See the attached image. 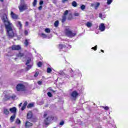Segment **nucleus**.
Returning a JSON list of instances; mask_svg holds the SVG:
<instances>
[{
	"mask_svg": "<svg viewBox=\"0 0 128 128\" xmlns=\"http://www.w3.org/2000/svg\"><path fill=\"white\" fill-rule=\"evenodd\" d=\"M2 20L4 23V26L8 36L10 38H12L14 36V30H12V24L8 20L6 15L3 16Z\"/></svg>",
	"mask_w": 128,
	"mask_h": 128,
	"instance_id": "obj_1",
	"label": "nucleus"
},
{
	"mask_svg": "<svg viewBox=\"0 0 128 128\" xmlns=\"http://www.w3.org/2000/svg\"><path fill=\"white\" fill-rule=\"evenodd\" d=\"M20 12H22L24 10H28V5L24 2V0H20V4L18 6Z\"/></svg>",
	"mask_w": 128,
	"mask_h": 128,
	"instance_id": "obj_2",
	"label": "nucleus"
},
{
	"mask_svg": "<svg viewBox=\"0 0 128 128\" xmlns=\"http://www.w3.org/2000/svg\"><path fill=\"white\" fill-rule=\"evenodd\" d=\"M16 90L17 92H26V88L24 84L20 83L16 86Z\"/></svg>",
	"mask_w": 128,
	"mask_h": 128,
	"instance_id": "obj_3",
	"label": "nucleus"
},
{
	"mask_svg": "<svg viewBox=\"0 0 128 128\" xmlns=\"http://www.w3.org/2000/svg\"><path fill=\"white\" fill-rule=\"evenodd\" d=\"M65 32L66 36H68V38H74L76 36V33H73L70 28H66L65 30Z\"/></svg>",
	"mask_w": 128,
	"mask_h": 128,
	"instance_id": "obj_4",
	"label": "nucleus"
},
{
	"mask_svg": "<svg viewBox=\"0 0 128 128\" xmlns=\"http://www.w3.org/2000/svg\"><path fill=\"white\" fill-rule=\"evenodd\" d=\"M79 94L76 90H74L70 94V96L72 98V100H74L76 102V98H78V96Z\"/></svg>",
	"mask_w": 128,
	"mask_h": 128,
	"instance_id": "obj_5",
	"label": "nucleus"
},
{
	"mask_svg": "<svg viewBox=\"0 0 128 128\" xmlns=\"http://www.w3.org/2000/svg\"><path fill=\"white\" fill-rule=\"evenodd\" d=\"M54 120V116H48L44 120V124L46 126H48L50 124V122L52 120Z\"/></svg>",
	"mask_w": 128,
	"mask_h": 128,
	"instance_id": "obj_6",
	"label": "nucleus"
},
{
	"mask_svg": "<svg viewBox=\"0 0 128 128\" xmlns=\"http://www.w3.org/2000/svg\"><path fill=\"white\" fill-rule=\"evenodd\" d=\"M68 14V10H66L64 12L63 16H62V18L61 20V22L62 24H64V22H66V16Z\"/></svg>",
	"mask_w": 128,
	"mask_h": 128,
	"instance_id": "obj_7",
	"label": "nucleus"
},
{
	"mask_svg": "<svg viewBox=\"0 0 128 128\" xmlns=\"http://www.w3.org/2000/svg\"><path fill=\"white\" fill-rule=\"evenodd\" d=\"M32 62V58H28V60H27L26 64V66H27L26 68V70H30V68H32V65H28L30 64Z\"/></svg>",
	"mask_w": 128,
	"mask_h": 128,
	"instance_id": "obj_8",
	"label": "nucleus"
},
{
	"mask_svg": "<svg viewBox=\"0 0 128 128\" xmlns=\"http://www.w3.org/2000/svg\"><path fill=\"white\" fill-rule=\"evenodd\" d=\"M11 48L12 50H22V47L20 45H12Z\"/></svg>",
	"mask_w": 128,
	"mask_h": 128,
	"instance_id": "obj_9",
	"label": "nucleus"
},
{
	"mask_svg": "<svg viewBox=\"0 0 128 128\" xmlns=\"http://www.w3.org/2000/svg\"><path fill=\"white\" fill-rule=\"evenodd\" d=\"M33 116L34 114H32V111L28 112L26 116L28 120H36L35 118H34Z\"/></svg>",
	"mask_w": 128,
	"mask_h": 128,
	"instance_id": "obj_10",
	"label": "nucleus"
},
{
	"mask_svg": "<svg viewBox=\"0 0 128 128\" xmlns=\"http://www.w3.org/2000/svg\"><path fill=\"white\" fill-rule=\"evenodd\" d=\"M10 16H11L12 18H13V20L18 19V15L14 13V12H11Z\"/></svg>",
	"mask_w": 128,
	"mask_h": 128,
	"instance_id": "obj_11",
	"label": "nucleus"
},
{
	"mask_svg": "<svg viewBox=\"0 0 128 128\" xmlns=\"http://www.w3.org/2000/svg\"><path fill=\"white\" fill-rule=\"evenodd\" d=\"M34 126V124H32V123H31L28 121H26V122H25L26 128H30L31 126Z\"/></svg>",
	"mask_w": 128,
	"mask_h": 128,
	"instance_id": "obj_12",
	"label": "nucleus"
},
{
	"mask_svg": "<svg viewBox=\"0 0 128 128\" xmlns=\"http://www.w3.org/2000/svg\"><path fill=\"white\" fill-rule=\"evenodd\" d=\"M66 48V44H58V48H59V50H62V48Z\"/></svg>",
	"mask_w": 128,
	"mask_h": 128,
	"instance_id": "obj_13",
	"label": "nucleus"
},
{
	"mask_svg": "<svg viewBox=\"0 0 128 128\" xmlns=\"http://www.w3.org/2000/svg\"><path fill=\"white\" fill-rule=\"evenodd\" d=\"M100 2H96V4H91V6H94V9L95 10H98V6H100Z\"/></svg>",
	"mask_w": 128,
	"mask_h": 128,
	"instance_id": "obj_14",
	"label": "nucleus"
},
{
	"mask_svg": "<svg viewBox=\"0 0 128 128\" xmlns=\"http://www.w3.org/2000/svg\"><path fill=\"white\" fill-rule=\"evenodd\" d=\"M10 112H12V114H16V107H12V108H10Z\"/></svg>",
	"mask_w": 128,
	"mask_h": 128,
	"instance_id": "obj_15",
	"label": "nucleus"
},
{
	"mask_svg": "<svg viewBox=\"0 0 128 128\" xmlns=\"http://www.w3.org/2000/svg\"><path fill=\"white\" fill-rule=\"evenodd\" d=\"M100 30H101V32L104 31V30H106V26H104V24H101L100 26Z\"/></svg>",
	"mask_w": 128,
	"mask_h": 128,
	"instance_id": "obj_16",
	"label": "nucleus"
},
{
	"mask_svg": "<svg viewBox=\"0 0 128 128\" xmlns=\"http://www.w3.org/2000/svg\"><path fill=\"white\" fill-rule=\"evenodd\" d=\"M3 114H6V116H8V114H10V111L7 108H4Z\"/></svg>",
	"mask_w": 128,
	"mask_h": 128,
	"instance_id": "obj_17",
	"label": "nucleus"
},
{
	"mask_svg": "<svg viewBox=\"0 0 128 128\" xmlns=\"http://www.w3.org/2000/svg\"><path fill=\"white\" fill-rule=\"evenodd\" d=\"M15 118H16V114H14L10 118V122H14Z\"/></svg>",
	"mask_w": 128,
	"mask_h": 128,
	"instance_id": "obj_18",
	"label": "nucleus"
},
{
	"mask_svg": "<svg viewBox=\"0 0 128 128\" xmlns=\"http://www.w3.org/2000/svg\"><path fill=\"white\" fill-rule=\"evenodd\" d=\"M73 18L74 17L72 16V13L69 14L68 16V20H72Z\"/></svg>",
	"mask_w": 128,
	"mask_h": 128,
	"instance_id": "obj_19",
	"label": "nucleus"
},
{
	"mask_svg": "<svg viewBox=\"0 0 128 128\" xmlns=\"http://www.w3.org/2000/svg\"><path fill=\"white\" fill-rule=\"evenodd\" d=\"M88 28H92V24L90 22H88L86 24Z\"/></svg>",
	"mask_w": 128,
	"mask_h": 128,
	"instance_id": "obj_20",
	"label": "nucleus"
},
{
	"mask_svg": "<svg viewBox=\"0 0 128 128\" xmlns=\"http://www.w3.org/2000/svg\"><path fill=\"white\" fill-rule=\"evenodd\" d=\"M58 24H60V22L58 21V20H57L54 22V26L56 28H58Z\"/></svg>",
	"mask_w": 128,
	"mask_h": 128,
	"instance_id": "obj_21",
	"label": "nucleus"
},
{
	"mask_svg": "<svg viewBox=\"0 0 128 128\" xmlns=\"http://www.w3.org/2000/svg\"><path fill=\"white\" fill-rule=\"evenodd\" d=\"M30 42V40L26 39L25 40L24 44L26 46H28L30 44V42Z\"/></svg>",
	"mask_w": 128,
	"mask_h": 128,
	"instance_id": "obj_22",
	"label": "nucleus"
},
{
	"mask_svg": "<svg viewBox=\"0 0 128 128\" xmlns=\"http://www.w3.org/2000/svg\"><path fill=\"white\" fill-rule=\"evenodd\" d=\"M34 104L30 103L27 106V108H34Z\"/></svg>",
	"mask_w": 128,
	"mask_h": 128,
	"instance_id": "obj_23",
	"label": "nucleus"
},
{
	"mask_svg": "<svg viewBox=\"0 0 128 128\" xmlns=\"http://www.w3.org/2000/svg\"><path fill=\"white\" fill-rule=\"evenodd\" d=\"M15 124H22V122L19 118H17L16 120Z\"/></svg>",
	"mask_w": 128,
	"mask_h": 128,
	"instance_id": "obj_24",
	"label": "nucleus"
},
{
	"mask_svg": "<svg viewBox=\"0 0 128 128\" xmlns=\"http://www.w3.org/2000/svg\"><path fill=\"white\" fill-rule=\"evenodd\" d=\"M52 72V68H48L46 70V72L48 74H50Z\"/></svg>",
	"mask_w": 128,
	"mask_h": 128,
	"instance_id": "obj_25",
	"label": "nucleus"
},
{
	"mask_svg": "<svg viewBox=\"0 0 128 128\" xmlns=\"http://www.w3.org/2000/svg\"><path fill=\"white\" fill-rule=\"evenodd\" d=\"M72 6H74V8H76V6H78V4L76 1H73L72 2Z\"/></svg>",
	"mask_w": 128,
	"mask_h": 128,
	"instance_id": "obj_26",
	"label": "nucleus"
},
{
	"mask_svg": "<svg viewBox=\"0 0 128 128\" xmlns=\"http://www.w3.org/2000/svg\"><path fill=\"white\" fill-rule=\"evenodd\" d=\"M37 66H38V68L42 67V62H38V63L37 64Z\"/></svg>",
	"mask_w": 128,
	"mask_h": 128,
	"instance_id": "obj_27",
	"label": "nucleus"
},
{
	"mask_svg": "<svg viewBox=\"0 0 128 128\" xmlns=\"http://www.w3.org/2000/svg\"><path fill=\"white\" fill-rule=\"evenodd\" d=\"M85 9H86L85 5L82 4L80 6V10H84Z\"/></svg>",
	"mask_w": 128,
	"mask_h": 128,
	"instance_id": "obj_28",
	"label": "nucleus"
},
{
	"mask_svg": "<svg viewBox=\"0 0 128 128\" xmlns=\"http://www.w3.org/2000/svg\"><path fill=\"white\" fill-rule=\"evenodd\" d=\"M44 30L47 34H50V30L49 28H46Z\"/></svg>",
	"mask_w": 128,
	"mask_h": 128,
	"instance_id": "obj_29",
	"label": "nucleus"
},
{
	"mask_svg": "<svg viewBox=\"0 0 128 128\" xmlns=\"http://www.w3.org/2000/svg\"><path fill=\"white\" fill-rule=\"evenodd\" d=\"M18 26H20V28H22V22H20V21H18Z\"/></svg>",
	"mask_w": 128,
	"mask_h": 128,
	"instance_id": "obj_30",
	"label": "nucleus"
},
{
	"mask_svg": "<svg viewBox=\"0 0 128 128\" xmlns=\"http://www.w3.org/2000/svg\"><path fill=\"white\" fill-rule=\"evenodd\" d=\"M18 56H20V58H22V57L24 56V53L19 52L18 54Z\"/></svg>",
	"mask_w": 128,
	"mask_h": 128,
	"instance_id": "obj_31",
	"label": "nucleus"
},
{
	"mask_svg": "<svg viewBox=\"0 0 128 128\" xmlns=\"http://www.w3.org/2000/svg\"><path fill=\"white\" fill-rule=\"evenodd\" d=\"M36 2H37V0H34L33 2H32L33 6H36Z\"/></svg>",
	"mask_w": 128,
	"mask_h": 128,
	"instance_id": "obj_32",
	"label": "nucleus"
},
{
	"mask_svg": "<svg viewBox=\"0 0 128 128\" xmlns=\"http://www.w3.org/2000/svg\"><path fill=\"white\" fill-rule=\"evenodd\" d=\"M70 72V78H72V76H74V71L72 70Z\"/></svg>",
	"mask_w": 128,
	"mask_h": 128,
	"instance_id": "obj_33",
	"label": "nucleus"
},
{
	"mask_svg": "<svg viewBox=\"0 0 128 128\" xmlns=\"http://www.w3.org/2000/svg\"><path fill=\"white\" fill-rule=\"evenodd\" d=\"M47 94H48V96H49V98H52V92H48L47 93Z\"/></svg>",
	"mask_w": 128,
	"mask_h": 128,
	"instance_id": "obj_34",
	"label": "nucleus"
},
{
	"mask_svg": "<svg viewBox=\"0 0 128 128\" xmlns=\"http://www.w3.org/2000/svg\"><path fill=\"white\" fill-rule=\"evenodd\" d=\"M41 36H42V38H46V34H44V33H42L41 34Z\"/></svg>",
	"mask_w": 128,
	"mask_h": 128,
	"instance_id": "obj_35",
	"label": "nucleus"
},
{
	"mask_svg": "<svg viewBox=\"0 0 128 128\" xmlns=\"http://www.w3.org/2000/svg\"><path fill=\"white\" fill-rule=\"evenodd\" d=\"M102 108H104L106 110H110V108L108 106H102Z\"/></svg>",
	"mask_w": 128,
	"mask_h": 128,
	"instance_id": "obj_36",
	"label": "nucleus"
},
{
	"mask_svg": "<svg viewBox=\"0 0 128 128\" xmlns=\"http://www.w3.org/2000/svg\"><path fill=\"white\" fill-rule=\"evenodd\" d=\"M112 2V0H107V4H110Z\"/></svg>",
	"mask_w": 128,
	"mask_h": 128,
	"instance_id": "obj_37",
	"label": "nucleus"
},
{
	"mask_svg": "<svg viewBox=\"0 0 128 128\" xmlns=\"http://www.w3.org/2000/svg\"><path fill=\"white\" fill-rule=\"evenodd\" d=\"M60 126H64V120H62L60 124H59Z\"/></svg>",
	"mask_w": 128,
	"mask_h": 128,
	"instance_id": "obj_38",
	"label": "nucleus"
},
{
	"mask_svg": "<svg viewBox=\"0 0 128 128\" xmlns=\"http://www.w3.org/2000/svg\"><path fill=\"white\" fill-rule=\"evenodd\" d=\"M92 50H98V46L96 45L94 47H92Z\"/></svg>",
	"mask_w": 128,
	"mask_h": 128,
	"instance_id": "obj_39",
	"label": "nucleus"
},
{
	"mask_svg": "<svg viewBox=\"0 0 128 128\" xmlns=\"http://www.w3.org/2000/svg\"><path fill=\"white\" fill-rule=\"evenodd\" d=\"M10 98H12V100H14V99L16 98V96H12L11 97L10 96L8 97V98H7V100H10Z\"/></svg>",
	"mask_w": 128,
	"mask_h": 128,
	"instance_id": "obj_40",
	"label": "nucleus"
},
{
	"mask_svg": "<svg viewBox=\"0 0 128 128\" xmlns=\"http://www.w3.org/2000/svg\"><path fill=\"white\" fill-rule=\"evenodd\" d=\"M38 74H39L38 72H36L34 75V78H36V76H38Z\"/></svg>",
	"mask_w": 128,
	"mask_h": 128,
	"instance_id": "obj_41",
	"label": "nucleus"
},
{
	"mask_svg": "<svg viewBox=\"0 0 128 128\" xmlns=\"http://www.w3.org/2000/svg\"><path fill=\"white\" fill-rule=\"evenodd\" d=\"M24 34L25 36H28V30H25L24 32Z\"/></svg>",
	"mask_w": 128,
	"mask_h": 128,
	"instance_id": "obj_42",
	"label": "nucleus"
},
{
	"mask_svg": "<svg viewBox=\"0 0 128 128\" xmlns=\"http://www.w3.org/2000/svg\"><path fill=\"white\" fill-rule=\"evenodd\" d=\"M23 106H28V102L25 101V102H24V103Z\"/></svg>",
	"mask_w": 128,
	"mask_h": 128,
	"instance_id": "obj_43",
	"label": "nucleus"
},
{
	"mask_svg": "<svg viewBox=\"0 0 128 128\" xmlns=\"http://www.w3.org/2000/svg\"><path fill=\"white\" fill-rule=\"evenodd\" d=\"M38 84H39L40 86L42 84V82L40 81V80H39L38 82Z\"/></svg>",
	"mask_w": 128,
	"mask_h": 128,
	"instance_id": "obj_44",
	"label": "nucleus"
},
{
	"mask_svg": "<svg viewBox=\"0 0 128 128\" xmlns=\"http://www.w3.org/2000/svg\"><path fill=\"white\" fill-rule=\"evenodd\" d=\"M74 16H80V13H74Z\"/></svg>",
	"mask_w": 128,
	"mask_h": 128,
	"instance_id": "obj_45",
	"label": "nucleus"
},
{
	"mask_svg": "<svg viewBox=\"0 0 128 128\" xmlns=\"http://www.w3.org/2000/svg\"><path fill=\"white\" fill-rule=\"evenodd\" d=\"M99 18H102V14H99Z\"/></svg>",
	"mask_w": 128,
	"mask_h": 128,
	"instance_id": "obj_46",
	"label": "nucleus"
},
{
	"mask_svg": "<svg viewBox=\"0 0 128 128\" xmlns=\"http://www.w3.org/2000/svg\"><path fill=\"white\" fill-rule=\"evenodd\" d=\"M26 106H23L21 108L22 110H26Z\"/></svg>",
	"mask_w": 128,
	"mask_h": 128,
	"instance_id": "obj_47",
	"label": "nucleus"
},
{
	"mask_svg": "<svg viewBox=\"0 0 128 128\" xmlns=\"http://www.w3.org/2000/svg\"><path fill=\"white\" fill-rule=\"evenodd\" d=\"M42 6H40L38 8V10H42Z\"/></svg>",
	"mask_w": 128,
	"mask_h": 128,
	"instance_id": "obj_48",
	"label": "nucleus"
},
{
	"mask_svg": "<svg viewBox=\"0 0 128 128\" xmlns=\"http://www.w3.org/2000/svg\"><path fill=\"white\" fill-rule=\"evenodd\" d=\"M40 6H42V4H44V1H42V0H40Z\"/></svg>",
	"mask_w": 128,
	"mask_h": 128,
	"instance_id": "obj_49",
	"label": "nucleus"
},
{
	"mask_svg": "<svg viewBox=\"0 0 128 128\" xmlns=\"http://www.w3.org/2000/svg\"><path fill=\"white\" fill-rule=\"evenodd\" d=\"M25 26H28V22H26L25 23Z\"/></svg>",
	"mask_w": 128,
	"mask_h": 128,
	"instance_id": "obj_50",
	"label": "nucleus"
},
{
	"mask_svg": "<svg viewBox=\"0 0 128 128\" xmlns=\"http://www.w3.org/2000/svg\"><path fill=\"white\" fill-rule=\"evenodd\" d=\"M68 0H62V2L63 4H64V2H68Z\"/></svg>",
	"mask_w": 128,
	"mask_h": 128,
	"instance_id": "obj_51",
	"label": "nucleus"
},
{
	"mask_svg": "<svg viewBox=\"0 0 128 128\" xmlns=\"http://www.w3.org/2000/svg\"><path fill=\"white\" fill-rule=\"evenodd\" d=\"M46 116H48V114H44V118H46Z\"/></svg>",
	"mask_w": 128,
	"mask_h": 128,
	"instance_id": "obj_52",
	"label": "nucleus"
},
{
	"mask_svg": "<svg viewBox=\"0 0 128 128\" xmlns=\"http://www.w3.org/2000/svg\"><path fill=\"white\" fill-rule=\"evenodd\" d=\"M100 52H103V53L104 52V50H100Z\"/></svg>",
	"mask_w": 128,
	"mask_h": 128,
	"instance_id": "obj_53",
	"label": "nucleus"
},
{
	"mask_svg": "<svg viewBox=\"0 0 128 128\" xmlns=\"http://www.w3.org/2000/svg\"><path fill=\"white\" fill-rule=\"evenodd\" d=\"M51 92H56V90H51Z\"/></svg>",
	"mask_w": 128,
	"mask_h": 128,
	"instance_id": "obj_54",
	"label": "nucleus"
},
{
	"mask_svg": "<svg viewBox=\"0 0 128 128\" xmlns=\"http://www.w3.org/2000/svg\"><path fill=\"white\" fill-rule=\"evenodd\" d=\"M22 103H20L19 104V106H22Z\"/></svg>",
	"mask_w": 128,
	"mask_h": 128,
	"instance_id": "obj_55",
	"label": "nucleus"
},
{
	"mask_svg": "<svg viewBox=\"0 0 128 128\" xmlns=\"http://www.w3.org/2000/svg\"><path fill=\"white\" fill-rule=\"evenodd\" d=\"M4 0H0V2H4Z\"/></svg>",
	"mask_w": 128,
	"mask_h": 128,
	"instance_id": "obj_56",
	"label": "nucleus"
},
{
	"mask_svg": "<svg viewBox=\"0 0 128 128\" xmlns=\"http://www.w3.org/2000/svg\"><path fill=\"white\" fill-rule=\"evenodd\" d=\"M70 46V48H72V46Z\"/></svg>",
	"mask_w": 128,
	"mask_h": 128,
	"instance_id": "obj_57",
	"label": "nucleus"
},
{
	"mask_svg": "<svg viewBox=\"0 0 128 128\" xmlns=\"http://www.w3.org/2000/svg\"><path fill=\"white\" fill-rule=\"evenodd\" d=\"M2 126V125H0V128Z\"/></svg>",
	"mask_w": 128,
	"mask_h": 128,
	"instance_id": "obj_58",
	"label": "nucleus"
},
{
	"mask_svg": "<svg viewBox=\"0 0 128 128\" xmlns=\"http://www.w3.org/2000/svg\"><path fill=\"white\" fill-rule=\"evenodd\" d=\"M32 122H34V120H32Z\"/></svg>",
	"mask_w": 128,
	"mask_h": 128,
	"instance_id": "obj_59",
	"label": "nucleus"
},
{
	"mask_svg": "<svg viewBox=\"0 0 128 128\" xmlns=\"http://www.w3.org/2000/svg\"><path fill=\"white\" fill-rule=\"evenodd\" d=\"M56 118V117H55Z\"/></svg>",
	"mask_w": 128,
	"mask_h": 128,
	"instance_id": "obj_60",
	"label": "nucleus"
}]
</instances>
